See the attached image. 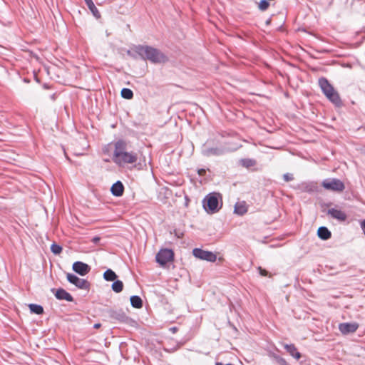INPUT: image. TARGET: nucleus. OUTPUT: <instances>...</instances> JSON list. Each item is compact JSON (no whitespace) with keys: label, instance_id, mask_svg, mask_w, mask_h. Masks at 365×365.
<instances>
[{"label":"nucleus","instance_id":"obj_1","mask_svg":"<svg viewBox=\"0 0 365 365\" xmlns=\"http://www.w3.org/2000/svg\"><path fill=\"white\" fill-rule=\"evenodd\" d=\"M126 144L123 140H118L115 143V150L113 155V161L120 167L127 164L135 163L138 160V155L133 152H127Z\"/></svg>","mask_w":365,"mask_h":365},{"label":"nucleus","instance_id":"obj_2","mask_svg":"<svg viewBox=\"0 0 365 365\" xmlns=\"http://www.w3.org/2000/svg\"><path fill=\"white\" fill-rule=\"evenodd\" d=\"M138 53L144 59L153 63H163L168 61V57L158 48L149 46H140L138 48Z\"/></svg>","mask_w":365,"mask_h":365},{"label":"nucleus","instance_id":"obj_3","mask_svg":"<svg viewBox=\"0 0 365 365\" xmlns=\"http://www.w3.org/2000/svg\"><path fill=\"white\" fill-rule=\"evenodd\" d=\"M202 203L203 207L207 213H215L222 207V196L217 192L209 193L203 200Z\"/></svg>","mask_w":365,"mask_h":365},{"label":"nucleus","instance_id":"obj_4","mask_svg":"<svg viewBox=\"0 0 365 365\" xmlns=\"http://www.w3.org/2000/svg\"><path fill=\"white\" fill-rule=\"evenodd\" d=\"M319 85L323 93L331 103L337 106L341 104V101L338 92L335 91L327 78H320L319 79Z\"/></svg>","mask_w":365,"mask_h":365},{"label":"nucleus","instance_id":"obj_5","mask_svg":"<svg viewBox=\"0 0 365 365\" xmlns=\"http://www.w3.org/2000/svg\"><path fill=\"white\" fill-rule=\"evenodd\" d=\"M227 151L225 147L222 145H211L209 142L205 143L202 148V153L204 156H218L224 154Z\"/></svg>","mask_w":365,"mask_h":365},{"label":"nucleus","instance_id":"obj_6","mask_svg":"<svg viewBox=\"0 0 365 365\" xmlns=\"http://www.w3.org/2000/svg\"><path fill=\"white\" fill-rule=\"evenodd\" d=\"M322 185L326 190L335 192H341L345 188L344 182L336 178L326 179L322 182Z\"/></svg>","mask_w":365,"mask_h":365},{"label":"nucleus","instance_id":"obj_7","mask_svg":"<svg viewBox=\"0 0 365 365\" xmlns=\"http://www.w3.org/2000/svg\"><path fill=\"white\" fill-rule=\"evenodd\" d=\"M192 255L196 258L210 262H214L217 259V255L215 253L200 248H195L192 250Z\"/></svg>","mask_w":365,"mask_h":365},{"label":"nucleus","instance_id":"obj_8","mask_svg":"<svg viewBox=\"0 0 365 365\" xmlns=\"http://www.w3.org/2000/svg\"><path fill=\"white\" fill-rule=\"evenodd\" d=\"M174 254L171 250L163 249L156 255V261L160 265H165L173 259Z\"/></svg>","mask_w":365,"mask_h":365},{"label":"nucleus","instance_id":"obj_9","mask_svg":"<svg viewBox=\"0 0 365 365\" xmlns=\"http://www.w3.org/2000/svg\"><path fill=\"white\" fill-rule=\"evenodd\" d=\"M66 277L70 283L74 284L79 289H88L90 287V284L87 280L79 278L73 274L68 273L67 274Z\"/></svg>","mask_w":365,"mask_h":365},{"label":"nucleus","instance_id":"obj_10","mask_svg":"<svg viewBox=\"0 0 365 365\" xmlns=\"http://www.w3.org/2000/svg\"><path fill=\"white\" fill-rule=\"evenodd\" d=\"M359 328V324L356 322L341 323L339 324V329L343 334L354 333Z\"/></svg>","mask_w":365,"mask_h":365},{"label":"nucleus","instance_id":"obj_11","mask_svg":"<svg viewBox=\"0 0 365 365\" xmlns=\"http://www.w3.org/2000/svg\"><path fill=\"white\" fill-rule=\"evenodd\" d=\"M72 268L75 272L78 273L81 276H85L91 270V267H89L88 264L80 261L74 262L73 264Z\"/></svg>","mask_w":365,"mask_h":365},{"label":"nucleus","instance_id":"obj_12","mask_svg":"<svg viewBox=\"0 0 365 365\" xmlns=\"http://www.w3.org/2000/svg\"><path fill=\"white\" fill-rule=\"evenodd\" d=\"M327 214L330 215L332 218L336 219L339 222L345 221L347 217L344 212L336 208L329 209L327 211Z\"/></svg>","mask_w":365,"mask_h":365},{"label":"nucleus","instance_id":"obj_13","mask_svg":"<svg viewBox=\"0 0 365 365\" xmlns=\"http://www.w3.org/2000/svg\"><path fill=\"white\" fill-rule=\"evenodd\" d=\"M110 191L114 196H122L124 192V186L120 181H117L112 185Z\"/></svg>","mask_w":365,"mask_h":365},{"label":"nucleus","instance_id":"obj_14","mask_svg":"<svg viewBox=\"0 0 365 365\" xmlns=\"http://www.w3.org/2000/svg\"><path fill=\"white\" fill-rule=\"evenodd\" d=\"M55 296L58 299L66 300L67 302H72L73 297L63 289H58L55 293Z\"/></svg>","mask_w":365,"mask_h":365},{"label":"nucleus","instance_id":"obj_15","mask_svg":"<svg viewBox=\"0 0 365 365\" xmlns=\"http://www.w3.org/2000/svg\"><path fill=\"white\" fill-rule=\"evenodd\" d=\"M234 212L235 213L240 215H243L245 214L247 212V207L245 202L242 201L237 202L235 205Z\"/></svg>","mask_w":365,"mask_h":365},{"label":"nucleus","instance_id":"obj_16","mask_svg":"<svg viewBox=\"0 0 365 365\" xmlns=\"http://www.w3.org/2000/svg\"><path fill=\"white\" fill-rule=\"evenodd\" d=\"M317 235L318 237L323 240H327L331 236V232L326 227H320L318 229Z\"/></svg>","mask_w":365,"mask_h":365},{"label":"nucleus","instance_id":"obj_17","mask_svg":"<svg viewBox=\"0 0 365 365\" xmlns=\"http://www.w3.org/2000/svg\"><path fill=\"white\" fill-rule=\"evenodd\" d=\"M284 347L295 359H299L301 357L300 353L297 351L294 344H285Z\"/></svg>","mask_w":365,"mask_h":365},{"label":"nucleus","instance_id":"obj_18","mask_svg":"<svg viewBox=\"0 0 365 365\" xmlns=\"http://www.w3.org/2000/svg\"><path fill=\"white\" fill-rule=\"evenodd\" d=\"M131 305L135 308H141L143 307V302L140 297L134 295L130 297Z\"/></svg>","mask_w":365,"mask_h":365},{"label":"nucleus","instance_id":"obj_19","mask_svg":"<svg viewBox=\"0 0 365 365\" xmlns=\"http://www.w3.org/2000/svg\"><path fill=\"white\" fill-rule=\"evenodd\" d=\"M103 277L106 281H114L117 275L112 269H108L104 272Z\"/></svg>","mask_w":365,"mask_h":365},{"label":"nucleus","instance_id":"obj_20","mask_svg":"<svg viewBox=\"0 0 365 365\" xmlns=\"http://www.w3.org/2000/svg\"><path fill=\"white\" fill-rule=\"evenodd\" d=\"M29 309L31 312L36 314H41L43 312V308L41 305L35 304H30L29 305Z\"/></svg>","mask_w":365,"mask_h":365},{"label":"nucleus","instance_id":"obj_21","mask_svg":"<svg viewBox=\"0 0 365 365\" xmlns=\"http://www.w3.org/2000/svg\"><path fill=\"white\" fill-rule=\"evenodd\" d=\"M123 284L120 280H116L112 284V289L116 292L119 293L123 290Z\"/></svg>","mask_w":365,"mask_h":365},{"label":"nucleus","instance_id":"obj_22","mask_svg":"<svg viewBox=\"0 0 365 365\" xmlns=\"http://www.w3.org/2000/svg\"><path fill=\"white\" fill-rule=\"evenodd\" d=\"M121 96L125 99L130 100L133 98V93L130 89L124 88L121 90Z\"/></svg>","mask_w":365,"mask_h":365},{"label":"nucleus","instance_id":"obj_23","mask_svg":"<svg viewBox=\"0 0 365 365\" xmlns=\"http://www.w3.org/2000/svg\"><path fill=\"white\" fill-rule=\"evenodd\" d=\"M86 4L96 17L98 18L100 16L99 12L92 0H90V2L88 1Z\"/></svg>","mask_w":365,"mask_h":365},{"label":"nucleus","instance_id":"obj_24","mask_svg":"<svg viewBox=\"0 0 365 365\" xmlns=\"http://www.w3.org/2000/svg\"><path fill=\"white\" fill-rule=\"evenodd\" d=\"M242 165L245 168H250L255 165V162L251 159H243L241 160Z\"/></svg>","mask_w":365,"mask_h":365},{"label":"nucleus","instance_id":"obj_25","mask_svg":"<svg viewBox=\"0 0 365 365\" xmlns=\"http://www.w3.org/2000/svg\"><path fill=\"white\" fill-rule=\"evenodd\" d=\"M51 250L53 254L58 255L61 252L62 247L58 245L53 244L51 246Z\"/></svg>","mask_w":365,"mask_h":365},{"label":"nucleus","instance_id":"obj_26","mask_svg":"<svg viewBox=\"0 0 365 365\" xmlns=\"http://www.w3.org/2000/svg\"><path fill=\"white\" fill-rule=\"evenodd\" d=\"M269 2L267 0H261L259 4V9L261 11H265L269 7Z\"/></svg>","mask_w":365,"mask_h":365},{"label":"nucleus","instance_id":"obj_27","mask_svg":"<svg viewBox=\"0 0 365 365\" xmlns=\"http://www.w3.org/2000/svg\"><path fill=\"white\" fill-rule=\"evenodd\" d=\"M283 178L285 181L289 182L292 181L294 179V177L292 174L286 173L283 175Z\"/></svg>","mask_w":365,"mask_h":365},{"label":"nucleus","instance_id":"obj_28","mask_svg":"<svg viewBox=\"0 0 365 365\" xmlns=\"http://www.w3.org/2000/svg\"><path fill=\"white\" fill-rule=\"evenodd\" d=\"M258 269H259V274L262 276H267V272L265 269H263L262 267H259Z\"/></svg>","mask_w":365,"mask_h":365},{"label":"nucleus","instance_id":"obj_29","mask_svg":"<svg viewBox=\"0 0 365 365\" xmlns=\"http://www.w3.org/2000/svg\"><path fill=\"white\" fill-rule=\"evenodd\" d=\"M198 174L201 176L204 175L206 173V170L205 169H199L197 171Z\"/></svg>","mask_w":365,"mask_h":365},{"label":"nucleus","instance_id":"obj_30","mask_svg":"<svg viewBox=\"0 0 365 365\" xmlns=\"http://www.w3.org/2000/svg\"><path fill=\"white\" fill-rule=\"evenodd\" d=\"M101 238L98 236H96L94 237L93 239H92V242L95 244L98 243L99 241H100Z\"/></svg>","mask_w":365,"mask_h":365},{"label":"nucleus","instance_id":"obj_31","mask_svg":"<svg viewBox=\"0 0 365 365\" xmlns=\"http://www.w3.org/2000/svg\"><path fill=\"white\" fill-rule=\"evenodd\" d=\"M361 229L363 230V232L365 235V220H364L361 222Z\"/></svg>","mask_w":365,"mask_h":365},{"label":"nucleus","instance_id":"obj_32","mask_svg":"<svg viewBox=\"0 0 365 365\" xmlns=\"http://www.w3.org/2000/svg\"><path fill=\"white\" fill-rule=\"evenodd\" d=\"M101 327V324L100 323H97V324H95L93 325V327H94L95 329H98V328H100Z\"/></svg>","mask_w":365,"mask_h":365},{"label":"nucleus","instance_id":"obj_33","mask_svg":"<svg viewBox=\"0 0 365 365\" xmlns=\"http://www.w3.org/2000/svg\"><path fill=\"white\" fill-rule=\"evenodd\" d=\"M216 365H222L221 363H217Z\"/></svg>","mask_w":365,"mask_h":365},{"label":"nucleus","instance_id":"obj_34","mask_svg":"<svg viewBox=\"0 0 365 365\" xmlns=\"http://www.w3.org/2000/svg\"><path fill=\"white\" fill-rule=\"evenodd\" d=\"M84 1H85L86 3L88 2V1L90 2V0H84Z\"/></svg>","mask_w":365,"mask_h":365}]
</instances>
